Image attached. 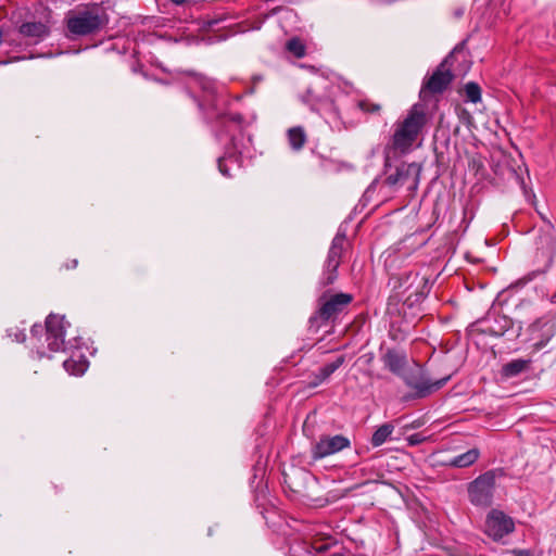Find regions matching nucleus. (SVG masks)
<instances>
[{"instance_id":"nucleus-1","label":"nucleus","mask_w":556,"mask_h":556,"mask_svg":"<svg viewBox=\"0 0 556 556\" xmlns=\"http://www.w3.org/2000/svg\"><path fill=\"white\" fill-rule=\"evenodd\" d=\"M428 122L426 106L421 103H415L403 119L394 124L391 148L403 154L409 152Z\"/></svg>"},{"instance_id":"nucleus-2","label":"nucleus","mask_w":556,"mask_h":556,"mask_svg":"<svg viewBox=\"0 0 556 556\" xmlns=\"http://www.w3.org/2000/svg\"><path fill=\"white\" fill-rule=\"evenodd\" d=\"M381 361L387 369L396 376L403 377L406 383L416 390L419 397H424L433 391L441 389L448 380V377H444L438 380H412L405 377V369L408 364L406 353L397 350H388L381 357Z\"/></svg>"},{"instance_id":"nucleus-3","label":"nucleus","mask_w":556,"mask_h":556,"mask_svg":"<svg viewBox=\"0 0 556 556\" xmlns=\"http://www.w3.org/2000/svg\"><path fill=\"white\" fill-rule=\"evenodd\" d=\"M108 23V16L103 10L93 7L70 17L67 28L72 34L85 36L98 31Z\"/></svg>"},{"instance_id":"nucleus-4","label":"nucleus","mask_w":556,"mask_h":556,"mask_svg":"<svg viewBox=\"0 0 556 556\" xmlns=\"http://www.w3.org/2000/svg\"><path fill=\"white\" fill-rule=\"evenodd\" d=\"M495 478L494 471H486L469 483L468 495L473 505L488 507L492 504Z\"/></svg>"},{"instance_id":"nucleus-5","label":"nucleus","mask_w":556,"mask_h":556,"mask_svg":"<svg viewBox=\"0 0 556 556\" xmlns=\"http://www.w3.org/2000/svg\"><path fill=\"white\" fill-rule=\"evenodd\" d=\"M399 288L403 290V294L407 293L405 304L408 306L424 300L429 290L427 279L418 273L407 274L400 282Z\"/></svg>"},{"instance_id":"nucleus-6","label":"nucleus","mask_w":556,"mask_h":556,"mask_svg":"<svg viewBox=\"0 0 556 556\" xmlns=\"http://www.w3.org/2000/svg\"><path fill=\"white\" fill-rule=\"evenodd\" d=\"M421 166L418 163H402L386 178L390 187L408 185V188L416 189L419 182Z\"/></svg>"},{"instance_id":"nucleus-7","label":"nucleus","mask_w":556,"mask_h":556,"mask_svg":"<svg viewBox=\"0 0 556 556\" xmlns=\"http://www.w3.org/2000/svg\"><path fill=\"white\" fill-rule=\"evenodd\" d=\"M350 446L351 441L345 435H324L313 446L312 455L314 459H320L349 448Z\"/></svg>"},{"instance_id":"nucleus-8","label":"nucleus","mask_w":556,"mask_h":556,"mask_svg":"<svg viewBox=\"0 0 556 556\" xmlns=\"http://www.w3.org/2000/svg\"><path fill=\"white\" fill-rule=\"evenodd\" d=\"M345 235L338 233L332 242L328 252L325 263L324 283L331 285L337 279V269L340 265V258L344 249Z\"/></svg>"},{"instance_id":"nucleus-9","label":"nucleus","mask_w":556,"mask_h":556,"mask_svg":"<svg viewBox=\"0 0 556 556\" xmlns=\"http://www.w3.org/2000/svg\"><path fill=\"white\" fill-rule=\"evenodd\" d=\"M448 58L445 59L438 70L429 77L427 83L422 86L420 94L424 96L427 91L431 93H441L453 80V74L447 68Z\"/></svg>"},{"instance_id":"nucleus-10","label":"nucleus","mask_w":556,"mask_h":556,"mask_svg":"<svg viewBox=\"0 0 556 556\" xmlns=\"http://www.w3.org/2000/svg\"><path fill=\"white\" fill-rule=\"evenodd\" d=\"M486 532L494 540H500L503 536L514 531V521L511 518L504 515L502 511H492L486 519Z\"/></svg>"},{"instance_id":"nucleus-11","label":"nucleus","mask_w":556,"mask_h":556,"mask_svg":"<svg viewBox=\"0 0 556 556\" xmlns=\"http://www.w3.org/2000/svg\"><path fill=\"white\" fill-rule=\"evenodd\" d=\"M352 296L348 293H338L331 296L319 309L324 319H329L340 313L350 302Z\"/></svg>"},{"instance_id":"nucleus-12","label":"nucleus","mask_w":556,"mask_h":556,"mask_svg":"<svg viewBox=\"0 0 556 556\" xmlns=\"http://www.w3.org/2000/svg\"><path fill=\"white\" fill-rule=\"evenodd\" d=\"M540 330H542V338L533 344V348L536 351L543 349L547 344V342L554 337L556 332V327L555 324L552 321L543 323L542 327L540 321L533 324L531 328L533 339L538 338L536 332H539Z\"/></svg>"},{"instance_id":"nucleus-13","label":"nucleus","mask_w":556,"mask_h":556,"mask_svg":"<svg viewBox=\"0 0 556 556\" xmlns=\"http://www.w3.org/2000/svg\"><path fill=\"white\" fill-rule=\"evenodd\" d=\"M18 33L26 38L42 39L49 35L50 29L42 22H26L20 25Z\"/></svg>"},{"instance_id":"nucleus-14","label":"nucleus","mask_w":556,"mask_h":556,"mask_svg":"<svg viewBox=\"0 0 556 556\" xmlns=\"http://www.w3.org/2000/svg\"><path fill=\"white\" fill-rule=\"evenodd\" d=\"M479 456L480 451L477 447H473L463 454L452 457L446 462V465L454 468H466L475 464Z\"/></svg>"},{"instance_id":"nucleus-15","label":"nucleus","mask_w":556,"mask_h":556,"mask_svg":"<svg viewBox=\"0 0 556 556\" xmlns=\"http://www.w3.org/2000/svg\"><path fill=\"white\" fill-rule=\"evenodd\" d=\"M64 317L59 315H49L46 319V331L47 340H50V336L64 337Z\"/></svg>"},{"instance_id":"nucleus-16","label":"nucleus","mask_w":556,"mask_h":556,"mask_svg":"<svg viewBox=\"0 0 556 556\" xmlns=\"http://www.w3.org/2000/svg\"><path fill=\"white\" fill-rule=\"evenodd\" d=\"M288 141L293 150H301L306 142V134L304 129L300 126L290 128L288 130Z\"/></svg>"},{"instance_id":"nucleus-17","label":"nucleus","mask_w":556,"mask_h":556,"mask_svg":"<svg viewBox=\"0 0 556 556\" xmlns=\"http://www.w3.org/2000/svg\"><path fill=\"white\" fill-rule=\"evenodd\" d=\"M394 431V426L391 424H383L380 426L371 437V444L374 446H380L387 442Z\"/></svg>"},{"instance_id":"nucleus-18","label":"nucleus","mask_w":556,"mask_h":556,"mask_svg":"<svg viewBox=\"0 0 556 556\" xmlns=\"http://www.w3.org/2000/svg\"><path fill=\"white\" fill-rule=\"evenodd\" d=\"M528 365L529 361L514 359L503 367V375L508 378L515 377L522 372L523 370H526L528 368Z\"/></svg>"},{"instance_id":"nucleus-19","label":"nucleus","mask_w":556,"mask_h":556,"mask_svg":"<svg viewBox=\"0 0 556 556\" xmlns=\"http://www.w3.org/2000/svg\"><path fill=\"white\" fill-rule=\"evenodd\" d=\"M344 356H339L336 361L326 364L325 366L320 367L318 369V372L316 374V378L319 379V382L326 380L328 377H330L339 367H341L344 363Z\"/></svg>"},{"instance_id":"nucleus-20","label":"nucleus","mask_w":556,"mask_h":556,"mask_svg":"<svg viewBox=\"0 0 556 556\" xmlns=\"http://www.w3.org/2000/svg\"><path fill=\"white\" fill-rule=\"evenodd\" d=\"M63 365L66 371L75 376L84 374L88 368V362L81 357L66 359Z\"/></svg>"},{"instance_id":"nucleus-21","label":"nucleus","mask_w":556,"mask_h":556,"mask_svg":"<svg viewBox=\"0 0 556 556\" xmlns=\"http://www.w3.org/2000/svg\"><path fill=\"white\" fill-rule=\"evenodd\" d=\"M287 49L296 58L305 55V45L299 38H292L287 42Z\"/></svg>"},{"instance_id":"nucleus-22","label":"nucleus","mask_w":556,"mask_h":556,"mask_svg":"<svg viewBox=\"0 0 556 556\" xmlns=\"http://www.w3.org/2000/svg\"><path fill=\"white\" fill-rule=\"evenodd\" d=\"M465 94L468 101L478 103L481 100V89L476 83L465 85Z\"/></svg>"},{"instance_id":"nucleus-23","label":"nucleus","mask_w":556,"mask_h":556,"mask_svg":"<svg viewBox=\"0 0 556 556\" xmlns=\"http://www.w3.org/2000/svg\"><path fill=\"white\" fill-rule=\"evenodd\" d=\"M357 106L366 113H378L381 110V106L377 103H371L369 100H361L357 103Z\"/></svg>"},{"instance_id":"nucleus-24","label":"nucleus","mask_w":556,"mask_h":556,"mask_svg":"<svg viewBox=\"0 0 556 556\" xmlns=\"http://www.w3.org/2000/svg\"><path fill=\"white\" fill-rule=\"evenodd\" d=\"M48 341L49 349L53 352L60 351L64 345V337L50 336Z\"/></svg>"},{"instance_id":"nucleus-25","label":"nucleus","mask_w":556,"mask_h":556,"mask_svg":"<svg viewBox=\"0 0 556 556\" xmlns=\"http://www.w3.org/2000/svg\"><path fill=\"white\" fill-rule=\"evenodd\" d=\"M226 161H227V160H226V159H224V157L218 159V169H219V172H220L224 176L229 177V176H230V174H229V168H228V166L226 165Z\"/></svg>"},{"instance_id":"nucleus-26","label":"nucleus","mask_w":556,"mask_h":556,"mask_svg":"<svg viewBox=\"0 0 556 556\" xmlns=\"http://www.w3.org/2000/svg\"><path fill=\"white\" fill-rule=\"evenodd\" d=\"M513 553L515 556H532V554L529 551L525 549L514 551Z\"/></svg>"},{"instance_id":"nucleus-27","label":"nucleus","mask_w":556,"mask_h":556,"mask_svg":"<svg viewBox=\"0 0 556 556\" xmlns=\"http://www.w3.org/2000/svg\"><path fill=\"white\" fill-rule=\"evenodd\" d=\"M313 548L316 549L317 552H325L328 548V545L327 544H320V545L314 544Z\"/></svg>"},{"instance_id":"nucleus-28","label":"nucleus","mask_w":556,"mask_h":556,"mask_svg":"<svg viewBox=\"0 0 556 556\" xmlns=\"http://www.w3.org/2000/svg\"><path fill=\"white\" fill-rule=\"evenodd\" d=\"M552 244H553V239L551 237H547L546 238V247L552 248Z\"/></svg>"},{"instance_id":"nucleus-29","label":"nucleus","mask_w":556,"mask_h":556,"mask_svg":"<svg viewBox=\"0 0 556 556\" xmlns=\"http://www.w3.org/2000/svg\"><path fill=\"white\" fill-rule=\"evenodd\" d=\"M172 2H174L175 4H182L185 2V0H170Z\"/></svg>"}]
</instances>
